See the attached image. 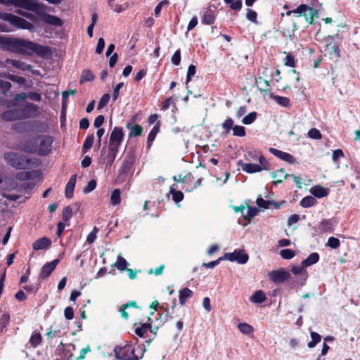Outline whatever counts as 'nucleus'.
<instances>
[{"label": "nucleus", "mask_w": 360, "mask_h": 360, "mask_svg": "<svg viewBox=\"0 0 360 360\" xmlns=\"http://www.w3.org/2000/svg\"><path fill=\"white\" fill-rule=\"evenodd\" d=\"M310 335L311 338V341L309 342L307 345L309 348H313L316 346L317 343H319L321 341V337L319 334L313 331L311 332Z\"/></svg>", "instance_id": "37"}, {"label": "nucleus", "mask_w": 360, "mask_h": 360, "mask_svg": "<svg viewBox=\"0 0 360 360\" xmlns=\"http://www.w3.org/2000/svg\"><path fill=\"white\" fill-rule=\"evenodd\" d=\"M52 139L49 136H41L25 143L22 148L28 153H37L40 155H46L51 151Z\"/></svg>", "instance_id": "3"}, {"label": "nucleus", "mask_w": 360, "mask_h": 360, "mask_svg": "<svg viewBox=\"0 0 360 360\" xmlns=\"http://www.w3.org/2000/svg\"><path fill=\"white\" fill-rule=\"evenodd\" d=\"M115 356L121 360H139L140 358L136 354V349L131 345L115 347Z\"/></svg>", "instance_id": "6"}, {"label": "nucleus", "mask_w": 360, "mask_h": 360, "mask_svg": "<svg viewBox=\"0 0 360 360\" xmlns=\"http://www.w3.org/2000/svg\"><path fill=\"white\" fill-rule=\"evenodd\" d=\"M30 342L34 347H37L41 342V337L39 333H34L32 335Z\"/></svg>", "instance_id": "45"}, {"label": "nucleus", "mask_w": 360, "mask_h": 360, "mask_svg": "<svg viewBox=\"0 0 360 360\" xmlns=\"http://www.w3.org/2000/svg\"><path fill=\"white\" fill-rule=\"evenodd\" d=\"M316 202V198L313 196L309 195L302 198L300 204L302 207H310L314 205Z\"/></svg>", "instance_id": "27"}, {"label": "nucleus", "mask_w": 360, "mask_h": 360, "mask_svg": "<svg viewBox=\"0 0 360 360\" xmlns=\"http://www.w3.org/2000/svg\"><path fill=\"white\" fill-rule=\"evenodd\" d=\"M120 191L119 189H115L112 191L110 195V202L113 205H117L120 203Z\"/></svg>", "instance_id": "38"}, {"label": "nucleus", "mask_w": 360, "mask_h": 360, "mask_svg": "<svg viewBox=\"0 0 360 360\" xmlns=\"http://www.w3.org/2000/svg\"><path fill=\"white\" fill-rule=\"evenodd\" d=\"M129 263L120 255L117 257V261L114 264L115 266H116L119 270L121 271L126 269Z\"/></svg>", "instance_id": "34"}, {"label": "nucleus", "mask_w": 360, "mask_h": 360, "mask_svg": "<svg viewBox=\"0 0 360 360\" xmlns=\"http://www.w3.org/2000/svg\"><path fill=\"white\" fill-rule=\"evenodd\" d=\"M266 300V297L262 290L256 291L250 297V301L256 304H261Z\"/></svg>", "instance_id": "23"}, {"label": "nucleus", "mask_w": 360, "mask_h": 360, "mask_svg": "<svg viewBox=\"0 0 360 360\" xmlns=\"http://www.w3.org/2000/svg\"><path fill=\"white\" fill-rule=\"evenodd\" d=\"M215 15L212 11H207L202 19V23L205 25H211L214 22Z\"/></svg>", "instance_id": "31"}, {"label": "nucleus", "mask_w": 360, "mask_h": 360, "mask_svg": "<svg viewBox=\"0 0 360 360\" xmlns=\"http://www.w3.org/2000/svg\"><path fill=\"white\" fill-rule=\"evenodd\" d=\"M77 180V175L71 176L65 186V195L68 198H71L73 196V191L75 186Z\"/></svg>", "instance_id": "16"}, {"label": "nucleus", "mask_w": 360, "mask_h": 360, "mask_svg": "<svg viewBox=\"0 0 360 360\" xmlns=\"http://www.w3.org/2000/svg\"><path fill=\"white\" fill-rule=\"evenodd\" d=\"M127 128L130 130L129 134V137H136L142 134L143 128L140 125H131V124H127Z\"/></svg>", "instance_id": "25"}, {"label": "nucleus", "mask_w": 360, "mask_h": 360, "mask_svg": "<svg viewBox=\"0 0 360 360\" xmlns=\"http://www.w3.org/2000/svg\"><path fill=\"white\" fill-rule=\"evenodd\" d=\"M34 184L30 182H24L19 186H15L12 189H16V191L19 193H23L27 190L32 189L34 187Z\"/></svg>", "instance_id": "36"}, {"label": "nucleus", "mask_w": 360, "mask_h": 360, "mask_svg": "<svg viewBox=\"0 0 360 360\" xmlns=\"http://www.w3.org/2000/svg\"><path fill=\"white\" fill-rule=\"evenodd\" d=\"M233 134L236 136L243 137L245 136V129L243 126L236 125L233 127Z\"/></svg>", "instance_id": "47"}, {"label": "nucleus", "mask_w": 360, "mask_h": 360, "mask_svg": "<svg viewBox=\"0 0 360 360\" xmlns=\"http://www.w3.org/2000/svg\"><path fill=\"white\" fill-rule=\"evenodd\" d=\"M110 98L109 94H105L100 99L98 104V109L101 110L104 108L109 102Z\"/></svg>", "instance_id": "51"}, {"label": "nucleus", "mask_w": 360, "mask_h": 360, "mask_svg": "<svg viewBox=\"0 0 360 360\" xmlns=\"http://www.w3.org/2000/svg\"><path fill=\"white\" fill-rule=\"evenodd\" d=\"M59 263V259H56L51 262L46 263L44 264L41 270L40 278L42 279L46 278L55 269L58 264Z\"/></svg>", "instance_id": "12"}, {"label": "nucleus", "mask_w": 360, "mask_h": 360, "mask_svg": "<svg viewBox=\"0 0 360 360\" xmlns=\"http://www.w3.org/2000/svg\"><path fill=\"white\" fill-rule=\"evenodd\" d=\"M224 259L230 262H237L239 264H245L249 259L248 255L243 250H235L233 252L225 253Z\"/></svg>", "instance_id": "8"}, {"label": "nucleus", "mask_w": 360, "mask_h": 360, "mask_svg": "<svg viewBox=\"0 0 360 360\" xmlns=\"http://www.w3.org/2000/svg\"><path fill=\"white\" fill-rule=\"evenodd\" d=\"M284 64L286 66L294 68L295 66V61L294 57L288 54L287 56L284 58Z\"/></svg>", "instance_id": "56"}, {"label": "nucleus", "mask_w": 360, "mask_h": 360, "mask_svg": "<svg viewBox=\"0 0 360 360\" xmlns=\"http://www.w3.org/2000/svg\"><path fill=\"white\" fill-rule=\"evenodd\" d=\"M131 307H137L136 302L134 301H131L127 304H123L120 309V312L121 313L122 316L126 320L129 318V314L126 311V309Z\"/></svg>", "instance_id": "29"}, {"label": "nucleus", "mask_w": 360, "mask_h": 360, "mask_svg": "<svg viewBox=\"0 0 360 360\" xmlns=\"http://www.w3.org/2000/svg\"><path fill=\"white\" fill-rule=\"evenodd\" d=\"M6 77L19 84H24L25 82V79L23 77L15 76L11 74H8L7 75H6Z\"/></svg>", "instance_id": "52"}, {"label": "nucleus", "mask_w": 360, "mask_h": 360, "mask_svg": "<svg viewBox=\"0 0 360 360\" xmlns=\"http://www.w3.org/2000/svg\"><path fill=\"white\" fill-rule=\"evenodd\" d=\"M94 79V75L89 70H84L82 72L80 78V83L92 81Z\"/></svg>", "instance_id": "35"}, {"label": "nucleus", "mask_w": 360, "mask_h": 360, "mask_svg": "<svg viewBox=\"0 0 360 360\" xmlns=\"http://www.w3.org/2000/svg\"><path fill=\"white\" fill-rule=\"evenodd\" d=\"M269 150L271 154H273L276 157L290 164H293L295 162V158L290 153L279 150L274 148H269Z\"/></svg>", "instance_id": "11"}, {"label": "nucleus", "mask_w": 360, "mask_h": 360, "mask_svg": "<svg viewBox=\"0 0 360 360\" xmlns=\"http://www.w3.org/2000/svg\"><path fill=\"white\" fill-rule=\"evenodd\" d=\"M272 98L277 103L281 106L288 107L290 105V100L287 97L272 96Z\"/></svg>", "instance_id": "40"}, {"label": "nucleus", "mask_w": 360, "mask_h": 360, "mask_svg": "<svg viewBox=\"0 0 360 360\" xmlns=\"http://www.w3.org/2000/svg\"><path fill=\"white\" fill-rule=\"evenodd\" d=\"M4 44L7 49L13 53L30 54L33 52L43 57L51 53L49 48L25 39L8 38L5 39Z\"/></svg>", "instance_id": "1"}, {"label": "nucleus", "mask_w": 360, "mask_h": 360, "mask_svg": "<svg viewBox=\"0 0 360 360\" xmlns=\"http://www.w3.org/2000/svg\"><path fill=\"white\" fill-rule=\"evenodd\" d=\"M259 210L256 207H248L246 213H243L245 219L248 220V223H250L252 219L257 214Z\"/></svg>", "instance_id": "30"}, {"label": "nucleus", "mask_w": 360, "mask_h": 360, "mask_svg": "<svg viewBox=\"0 0 360 360\" xmlns=\"http://www.w3.org/2000/svg\"><path fill=\"white\" fill-rule=\"evenodd\" d=\"M257 14L255 11L252 9H248L246 13V18L248 20L253 22H257Z\"/></svg>", "instance_id": "58"}, {"label": "nucleus", "mask_w": 360, "mask_h": 360, "mask_svg": "<svg viewBox=\"0 0 360 360\" xmlns=\"http://www.w3.org/2000/svg\"><path fill=\"white\" fill-rule=\"evenodd\" d=\"M257 84L259 85L260 90L266 91L269 87V83L268 81L264 79L262 77H259L257 79Z\"/></svg>", "instance_id": "49"}, {"label": "nucleus", "mask_w": 360, "mask_h": 360, "mask_svg": "<svg viewBox=\"0 0 360 360\" xmlns=\"http://www.w3.org/2000/svg\"><path fill=\"white\" fill-rule=\"evenodd\" d=\"M10 316L8 314H3L0 318V330L2 331L8 324Z\"/></svg>", "instance_id": "46"}, {"label": "nucleus", "mask_w": 360, "mask_h": 360, "mask_svg": "<svg viewBox=\"0 0 360 360\" xmlns=\"http://www.w3.org/2000/svg\"><path fill=\"white\" fill-rule=\"evenodd\" d=\"M148 330V326L146 324H143L140 327H137L135 330L136 334L139 337H143Z\"/></svg>", "instance_id": "54"}, {"label": "nucleus", "mask_w": 360, "mask_h": 360, "mask_svg": "<svg viewBox=\"0 0 360 360\" xmlns=\"http://www.w3.org/2000/svg\"><path fill=\"white\" fill-rule=\"evenodd\" d=\"M41 20L48 24L56 25V26H60L62 25V21L60 18L58 17H56L54 15H51L49 14H45L41 17Z\"/></svg>", "instance_id": "22"}, {"label": "nucleus", "mask_w": 360, "mask_h": 360, "mask_svg": "<svg viewBox=\"0 0 360 360\" xmlns=\"http://www.w3.org/2000/svg\"><path fill=\"white\" fill-rule=\"evenodd\" d=\"M123 85H124L123 82H120L117 84V86L114 89L113 93H112V98L114 101H116L118 98L119 94H120V90L122 88Z\"/></svg>", "instance_id": "64"}, {"label": "nucleus", "mask_w": 360, "mask_h": 360, "mask_svg": "<svg viewBox=\"0 0 360 360\" xmlns=\"http://www.w3.org/2000/svg\"><path fill=\"white\" fill-rule=\"evenodd\" d=\"M37 107L31 103H25L20 108H15L5 111L2 114V118L7 121H13L27 118L30 113L35 112Z\"/></svg>", "instance_id": "4"}, {"label": "nucleus", "mask_w": 360, "mask_h": 360, "mask_svg": "<svg viewBox=\"0 0 360 360\" xmlns=\"http://www.w3.org/2000/svg\"><path fill=\"white\" fill-rule=\"evenodd\" d=\"M11 84L6 81L0 80V93L5 95L6 92L11 89Z\"/></svg>", "instance_id": "55"}, {"label": "nucleus", "mask_w": 360, "mask_h": 360, "mask_svg": "<svg viewBox=\"0 0 360 360\" xmlns=\"http://www.w3.org/2000/svg\"><path fill=\"white\" fill-rule=\"evenodd\" d=\"M4 158L9 165L16 169H25L30 164V160L27 159V156L19 155L14 152L6 153L4 154Z\"/></svg>", "instance_id": "5"}, {"label": "nucleus", "mask_w": 360, "mask_h": 360, "mask_svg": "<svg viewBox=\"0 0 360 360\" xmlns=\"http://www.w3.org/2000/svg\"><path fill=\"white\" fill-rule=\"evenodd\" d=\"M72 217V210L70 206L64 207L62 213L63 221H68Z\"/></svg>", "instance_id": "43"}, {"label": "nucleus", "mask_w": 360, "mask_h": 360, "mask_svg": "<svg viewBox=\"0 0 360 360\" xmlns=\"http://www.w3.org/2000/svg\"><path fill=\"white\" fill-rule=\"evenodd\" d=\"M319 259V254L316 252H313L310 254L307 259L302 261V264L304 266L307 267L318 262Z\"/></svg>", "instance_id": "26"}, {"label": "nucleus", "mask_w": 360, "mask_h": 360, "mask_svg": "<svg viewBox=\"0 0 360 360\" xmlns=\"http://www.w3.org/2000/svg\"><path fill=\"white\" fill-rule=\"evenodd\" d=\"M193 291L187 288H183L179 291V303L184 305L188 299L193 296Z\"/></svg>", "instance_id": "21"}, {"label": "nucleus", "mask_w": 360, "mask_h": 360, "mask_svg": "<svg viewBox=\"0 0 360 360\" xmlns=\"http://www.w3.org/2000/svg\"><path fill=\"white\" fill-rule=\"evenodd\" d=\"M4 19L8 22H9L11 24L16 27L19 29H24V30H32L33 26L32 25L26 21L25 20L18 17L16 15L6 13L4 14Z\"/></svg>", "instance_id": "7"}, {"label": "nucleus", "mask_w": 360, "mask_h": 360, "mask_svg": "<svg viewBox=\"0 0 360 360\" xmlns=\"http://www.w3.org/2000/svg\"><path fill=\"white\" fill-rule=\"evenodd\" d=\"M96 187V181L94 179L91 180L84 188V193H89L94 191Z\"/></svg>", "instance_id": "57"}, {"label": "nucleus", "mask_w": 360, "mask_h": 360, "mask_svg": "<svg viewBox=\"0 0 360 360\" xmlns=\"http://www.w3.org/2000/svg\"><path fill=\"white\" fill-rule=\"evenodd\" d=\"M239 330L245 335H250L253 333L254 329L252 326L247 323H240L238 324Z\"/></svg>", "instance_id": "33"}, {"label": "nucleus", "mask_w": 360, "mask_h": 360, "mask_svg": "<svg viewBox=\"0 0 360 360\" xmlns=\"http://www.w3.org/2000/svg\"><path fill=\"white\" fill-rule=\"evenodd\" d=\"M340 245L339 239L335 237H330L326 243V246H328L333 249L338 248Z\"/></svg>", "instance_id": "50"}, {"label": "nucleus", "mask_w": 360, "mask_h": 360, "mask_svg": "<svg viewBox=\"0 0 360 360\" xmlns=\"http://www.w3.org/2000/svg\"><path fill=\"white\" fill-rule=\"evenodd\" d=\"M307 8L306 4H300L297 8L289 11L286 13L287 15H290L292 13L297 14V16H304V10Z\"/></svg>", "instance_id": "41"}, {"label": "nucleus", "mask_w": 360, "mask_h": 360, "mask_svg": "<svg viewBox=\"0 0 360 360\" xmlns=\"http://www.w3.org/2000/svg\"><path fill=\"white\" fill-rule=\"evenodd\" d=\"M51 240L47 238H41L36 240L32 244V248L34 250H43L49 248L51 245Z\"/></svg>", "instance_id": "19"}, {"label": "nucleus", "mask_w": 360, "mask_h": 360, "mask_svg": "<svg viewBox=\"0 0 360 360\" xmlns=\"http://www.w3.org/2000/svg\"><path fill=\"white\" fill-rule=\"evenodd\" d=\"M268 275L269 279L275 283H283L290 277L289 272L285 271L284 269L271 271Z\"/></svg>", "instance_id": "9"}, {"label": "nucleus", "mask_w": 360, "mask_h": 360, "mask_svg": "<svg viewBox=\"0 0 360 360\" xmlns=\"http://www.w3.org/2000/svg\"><path fill=\"white\" fill-rule=\"evenodd\" d=\"M335 223L333 219H323L319 224V229L321 233H331L335 230Z\"/></svg>", "instance_id": "13"}, {"label": "nucleus", "mask_w": 360, "mask_h": 360, "mask_svg": "<svg viewBox=\"0 0 360 360\" xmlns=\"http://www.w3.org/2000/svg\"><path fill=\"white\" fill-rule=\"evenodd\" d=\"M0 3L5 5H13L27 10L31 9L30 0H0Z\"/></svg>", "instance_id": "14"}, {"label": "nucleus", "mask_w": 360, "mask_h": 360, "mask_svg": "<svg viewBox=\"0 0 360 360\" xmlns=\"http://www.w3.org/2000/svg\"><path fill=\"white\" fill-rule=\"evenodd\" d=\"M317 15L318 11L315 8L307 5V8L304 10V17L305 20L311 24L314 21V18L317 17Z\"/></svg>", "instance_id": "20"}, {"label": "nucleus", "mask_w": 360, "mask_h": 360, "mask_svg": "<svg viewBox=\"0 0 360 360\" xmlns=\"http://www.w3.org/2000/svg\"><path fill=\"white\" fill-rule=\"evenodd\" d=\"M27 97L34 101H39L41 100V96L37 93H30L28 96L25 93H22L15 96L14 99L15 104L19 101H24Z\"/></svg>", "instance_id": "17"}, {"label": "nucleus", "mask_w": 360, "mask_h": 360, "mask_svg": "<svg viewBox=\"0 0 360 360\" xmlns=\"http://www.w3.org/2000/svg\"><path fill=\"white\" fill-rule=\"evenodd\" d=\"M105 47V41L103 38H99L98 40L96 49V53L98 54H101Z\"/></svg>", "instance_id": "63"}, {"label": "nucleus", "mask_w": 360, "mask_h": 360, "mask_svg": "<svg viewBox=\"0 0 360 360\" xmlns=\"http://www.w3.org/2000/svg\"><path fill=\"white\" fill-rule=\"evenodd\" d=\"M271 177L275 179L274 181V184L281 183L284 179L287 178L288 174H285V172L283 169H280L276 172L271 173Z\"/></svg>", "instance_id": "24"}, {"label": "nucleus", "mask_w": 360, "mask_h": 360, "mask_svg": "<svg viewBox=\"0 0 360 360\" xmlns=\"http://www.w3.org/2000/svg\"><path fill=\"white\" fill-rule=\"evenodd\" d=\"M181 62V51L179 49L176 50L172 57V63L174 65H179Z\"/></svg>", "instance_id": "61"}, {"label": "nucleus", "mask_w": 360, "mask_h": 360, "mask_svg": "<svg viewBox=\"0 0 360 360\" xmlns=\"http://www.w3.org/2000/svg\"><path fill=\"white\" fill-rule=\"evenodd\" d=\"M305 268L306 267L304 266L302 263L300 265H293V266H292L291 271L294 274H302V273L305 272V271H304Z\"/></svg>", "instance_id": "60"}, {"label": "nucleus", "mask_w": 360, "mask_h": 360, "mask_svg": "<svg viewBox=\"0 0 360 360\" xmlns=\"http://www.w3.org/2000/svg\"><path fill=\"white\" fill-rule=\"evenodd\" d=\"M241 169L247 173H255L262 170V167L257 164L252 163H240Z\"/></svg>", "instance_id": "18"}, {"label": "nucleus", "mask_w": 360, "mask_h": 360, "mask_svg": "<svg viewBox=\"0 0 360 360\" xmlns=\"http://www.w3.org/2000/svg\"><path fill=\"white\" fill-rule=\"evenodd\" d=\"M98 231V229H97V227H94L93 231L89 233V235L87 236V238H86V241L89 243H92L95 241V240L96 239V234Z\"/></svg>", "instance_id": "59"}, {"label": "nucleus", "mask_w": 360, "mask_h": 360, "mask_svg": "<svg viewBox=\"0 0 360 360\" xmlns=\"http://www.w3.org/2000/svg\"><path fill=\"white\" fill-rule=\"evenodd\" d=\"M309 138L315 140H320L322 138V135L320 131L316 128L311 129L307 134Z\"/></svg>", "instance_id": "44"}, {"label": "nucleus", "mask_w": 360, "mask_h": 360, "mask_svg": "<svg viewBox=\"0 0 360 360\" xmlns=\"http://www.w3.org/2000/svg\"><path fill=\"white\" fill-rule=\"evenodd\" d=\"M124 135L122 127H115L112 129L110 136L108 149L103 148L102 150L103 160L108 164H112L115 160L118 149L123 141Z\"/></svg>", "instance_id": "2"}, {"label": "nucleus", "mask_w": 360, "mask_h": 360, "mask_svg": "<svg viewBox=\"0 0 360 360\" xmlns=\"http://www.w3.org/2000/svg\"><path fill=\"white\" fill-rule=\"evenodd\" d=\"M38 173L37 172H20L18 174L17 178L19 179H32V176H38Z\"/></svg>", "instance_id": "48"}, {"label": "nucleus", "mask_w": 360, "mask_h": 360, "mask_svg": "<svg viewBox=\"0 0 360 360\" xmlns=\"http://www.w3.org/2000/svg\"><path fill=\"white\" fill-rule=\"evenodd\" d=\"M159 130H160V124H157L153 129L152 130L150 131L148 136V141H147V143H148V146L150 147L153 143V141H154L157 134L159 132Z\"/></svg>", "instance_id": "32"}, {"label": "nucleus", "mask_w": 360, "mask_h": 360, "mask_svg": "<svg viewBox=\"0 0 360 360\" xmlns=\"http://www.w3.org/2000/svg\"><path fill=\"white\" fill-rule=\"evenodd\" d=\"M195 66L193 65H190L188 68L187 76H186V83L189 82L192 77L195 74Z\"/></svg>", "instance_id": "62"}, {"label": "nucleus", "mask_w": 360, "mask_h": 360, "mask_svg": "<svg viewBox=\"0 0 360 360\" xmlns=\"http://www.w3.org/2000/svg\"><path fill=\"white\" fill-rule=\"evenodd\" d=\"M5 68H8L9 66H12L15 69L21 70V71H27L30 70L32 67L30 65L26 64L23 61L19 60L14 59H6L5 63L3 65Z\"/></svg>", "instance_id": "10"}, {"label": "nucleus", "mask_w": 360, "mask_h": 360, "mask_svg": "<svg viewBox=\"0 0 360 360\" xmlns=\"http://www.w3.org/2000/svg\"><path fill=\"white\" fill-rule=\"evenodd\" d=\"M310 193L318 198H322L329 194V189L320 185H316L310 188Z\"/></svg>", "instance_id": "15"}, {"label": "nucleus", "mask_w": 360, "mask_h": 360, "mask_svg": "<svg viewBox=\"0 0 360 360\" xmlns=\"http://www.w3.org/2000/svg\"><path fill=\"white\" fill-rule=\"evenodd\" d=\"M257 116V113L256 112H252L243 118L242 122L244 124H250L255 121Z\"/></svg>", "instance_id": "39"}, {"label": "nucleus", "mask_w": 360, "mask_h": 360, "mask_svg": "<svg viewBox=\"0 0 360 360\" xmlns=\"http://www.w3.org/2000/svg\"><path fill=\"white\" fill-rule=\"evenodd\" d=\"M175 184L170 187L169 193L172 195V200L176 203L181 202L184 199V194L181 191H177L174 188Z\"/></svg>", "instance_id": "28"}, {"label": "nucleus", "mask_w": 360, "mask_h": 360, "mask_svg": "<svg viewBox=\"0 0 360 360\" xmlns=\"http://www.w3.org/2000/svg\"><path fill=\"white\" fill-rule=\"evenodd\" d=\"M94 136L93 134L87 136L86 138L84 143L83 144V150L84 152H86L89 149H90L94 143Z\"/></svg>", "instance_id": "42"}, {"label": "nucleus", "mask_w": 360, "mask_h": 360, "mask_svg": "<svg viewBox=\"0 0 360 360\" xmlns=\"http://www.w3.org/2000/svg\"><path fill=\"white\" fill-rule=\"evenodd\" d=\"M281 256L285 259H292L294 256V252L290 249L282 250L280 252Z\"/></svg>", "instance_id": "53"}]
</instances>
